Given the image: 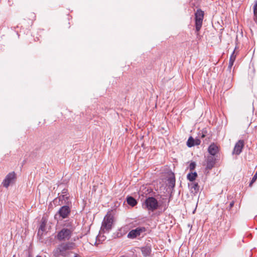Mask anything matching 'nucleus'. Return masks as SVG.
<instances>
[{
  "label": "nucleus",
  "mask_w": 257,
  "mask_h": 257,
  "mask_svg": "<svg viewBox=\"0 0 257 257\" xmlns=\"http://www.w3.org/2000/svg\"><path fill=\"white\" fill-rule=\"evenodd\" d=\"M204 14V12L200 9L197 10L195 14V30L197 33H198L202 27Z\"/></svg>",
  "instance_id": "obj_5"
},
{
  "label": "nucleus",
  "mask_w": 257,
  "mask_h": 257,
  "mask_svg": "<svg viewBox=\"0 0 257 257\" xmlns=\"http://www.w3.org/2000/svg\"><path fill=\"white\" fill-rule=\"evenodd\" d=\"M36 257H42V256L40 255H37Z\"/></svg>",
  "instance_id": "obj_25"
},
{
  "label": "nucleus",
  "mask_w": 257,
  "mask_h": 257,
  "mask_svg": "<svg viewBox=\"0 0 257 257\" xmlns=\"http://www.w3.org/2000/svg\"><path fill=\"white\" fill-rule=\"evenodd\" d=\"M69 197L67 194H63L56 198L54 200V204L61 205L64 204H67Z\"/></svg>",
  "instance_id": "obj_10"
},
{
  "label": "nucleus",
  "mask_w": 257,
  "mask_h": 257,
  "mask_svg": "<svg viewBox=\"0 0 257 257\" xmlns=\"http://www.w3.org/2000/svg\"><path fill=\"white\" fill-rule=\"evenodd\" d=\"M13 257H15V256H14Z\"/></svg>",
  "instance_id": "obj_26"
},
{
  "label": "nucleus",
  "mask_w": 257,
  "mask_h": 257,
  "mask_svg": "<svg viewBox=\"0 0 257 257\" xmlns=\"http://www.w3.org/2000/svg\"><path fill=\"white\" fill-rule=\"evenodd\" d=\"M146 208L150 211H154L157 209L159 206L157 200L153 197H149L145 202Z\"/></svg>",
  "instance_id": "obj_3"
},
{
  "label": "nucleus",
  "mask_w": 257,
  "mask_h": 257,
  "mask_svg": "<svg viewBox=\"0 0 257 257\" xmlns=\"http://www.w3.org/2000/svg\"><path fill=\"white\" fill-rule=\"evenodd\" d=\"M191 189L192 191H194L195 193L197 192L199 190V186L197 183H192L190 185Z\"/></svg>",
  "instance_id": "obj_16"
},
{
  "label": "nucleus",
  "mask_w": 257,
  "mask_h": 257,
  "mask_svg": "<svg viewBox=\"0 0 257 257\" xmlns=\"http://www.w3.org/2000/svg\"><path fill=\"white\" fill-rule=\"evenodd\" d=\"M215 163V159L213 156H209L207 159L206 169H211Z\"/></svg>",
  "instance_id": "obj_11"
},
{
  "label": "nucleus",
  "mask_w": 257,
  "mask_h": 257,
  "mask_svg": "<svg viewBox=\"0 0 257 257\" xmlns=\"http://www.w3.org/2000/svg\"><path fill=\"white\" fill-rule=\"evenodd\" d=\"M143 254L145 256H149L151 253L152 249L151 246L146 245L141 248Z\"/></svg>",
  "instance_id": "obj_13"
},
{
  "label": "nucleus",
  "mask_w": 257,
  "mask_h": 257,
  "mask_svg": "<svg viewBox=\"0 0 257 257\" xmlns=\"http://www.w3.org/2000/svg\"><path fill=\"white\" fill-rule=\"evenodd\" d=\"M15 178L16 175L14 172L9 173L2 182L3 186L6 188H8L14 182Z\"/></svg>",
  "instance_id": "obj_6"
},
{
  "label": "nucleus",
  "mask_w": 257,
  "mask_h": 257,
  "mask_svg": "<svg viewBox=\"0 0 257 257\" xmlns=\"http://www.w3.org/2000/svg\"><path fill=\"white\" fill-rule=\"evenodd\" d=\"M200 144V141L199 140H197L196 142H195V145H198Z\"/></svg>",
  "instance_id": "obj_23"
},
{
  "label": "nucleus",
  "mask_w": 257,
  "mask_h": 257,
  "mask_svg": "<svg viewBox=\"0 0 257 257\" xmlns=\"http://www.w3.org/2000/svg\"><path fill=\"white\" fill-rule=\"evenodd\" d=\"M234 205V202L232 201L230 202L229 206V209H230Z\"/></svg>",
  "instance_id": "obj_22"
},
{
  "label": "nucleus",
  "mask_w": 257,
  "mask_h": 257,
  "mask_svg": "<svg viewBox=\"0 0 257 257\" xmlns=\"http://www.w3.org/2000/svg\"><path fill=\"white\" fill-rule=\"evenodd\" d=\"M70 208L67 205L62 206L58 212V214L62 218L65 219L68 217L70 213Z\"/></svg>",
  "instance_id": "obj_8"
},
{
  "label": "nucleus",
  "mask_w": 257,
  "mask_h": 257,
  "mask_svg": "<svg viewBox=\"0 0 257 257\" xmlns=\"http://www.w3.org/2000/svg\"><path fill=\"white\" fill-rule=\"evenodd\" d=\"M208 151L211 156L214 157L218 152V148L214 144H212L209 146Z\"/></svg>",
  "instance_id": "obj_12"
},
{
  "label": "nucleus",
  "mask_w": 257,
  "mask_h": 257,
  "mask_svg": "<svg viewBox=\"0 0 257 257\" xmlns=\"http://www.w3.org/2000/svg\"><path fill=\"white\" fill-rule=\"evenodd\" d=\"M196 167V164L195 162H191L189 165V169L190 171L194 170Z\"/></svg>",
  "instance_id": "obj_19"
},
{
  "label": "nucleus",
  "mask_w": 257,
  "mask_h": 257,
  "mask_svg": "<svg viewBox=\"0 0 257 257\" xmlns=\"http://www.w3.org/2000/svg\"><path fill=\"white\" fill-rule=\"evenodd\" d=\"M66 193V190L63 189L62 191V194H64Z\"/></svg>",
  "instance_id": "obj_24"
},
{
  "label": "nucleus",
  "mask_w": 257,
  "mask_h": 257,
  "mask_svg": "<svg viewBox=\"0 0 257 257\" xmlns=\"http://www.w3.org/2000/svg\"><path fill=\"white\" fill-rule=\"evenodd\" d=\"M236 54L235 53V50H234L230 57L229 62H231V63H234V62L235 60V59H236Z\"/></svg>",
  "instance_id": "obj_18"
},
{
  "label": "nucleus",
  "mask_w": 257,
  "mask_h": 257,
  "mask_svg": "<svg viewBox=\"0 0 257 257\" xmlns=\"http://www.w3.org/2000/svg\"><path fill=\"white\" fill-rule=\"evenodd\" d=\"M75 247L76 244L73 242H64L58 245L53 250V254L55 257H66L70 254V250Z\"/></svg>",
  "instance_id": "obj_1"
},
{
  "label": "nucleus",
  "mask_w": 257,
  "mask_h": 257,
  "mask_svg": "<svg viewBox=\"0 0 257 257\" xmlns=\"http://www.w3.org/2000/svg\"><path fill=\"white\" fill-rule=\"evenodd\" d=\"M253 13L254 16H257V1L253 6Z\"/></svg>",
  "instance_id": "obj_20"
},
{
  "label": "nucleus",
  "mask_w": 257,
  "mask_h": 257,
  "mask_svg": "<svg viewBox=\"0 0 257 257\" xmlns=\"http://www.w3.org/2000/svg\"><path fill=\"white\" fill-rule=\"evenodd\" d=\"M195 141L194 139L192 137H190L188 140L187 145L189 147H193L195 145Z\"/></svg>",
  "instance_id": "obj_17"
},
{
  "label": "nucleus",
  "mask_w": 257,
  "mask_h": 257,
  "mask_svg": "<svg viewBox=\"0 0 257 257\" xmlns=\"http://www.w3.org/2000/svg\"><path fill=\"white\" fill-rule=\"evenodd\" d=\"M74 229V226L71 224H68L57 233L56 238L59 241L68 240L71 237Z\"/></svg>",
  "instance_id": "obj_2"
},
{
  "label": "nucleus",
  "mask_w": 257,
  "mask_h": 257,
  "mask_svg": "<svg viewBox=\"0 0 257 257\" xmlns=\"http://www.w3.org/2000/svg\"><path fill=\"white\" fill-rule=\"evenodd\" d=\"M197 177V174L196 172L194 173H190L187 175V179L189 180L190 181H194L196 177Z\"/></svg>",
  "instance_id": "obj_14"
},
{
  "label": "nucleus",
  "mask_w": 257,
  "mask_h": 257,
  "mask_svg": "<svg viewBox=\"0 0 257 257\" xmlns=\"http://www.w3.org/2000/svg\"><path fill=\"white\" fill-rule=\"evenodd\" d=\"M244 146V142L243 140H240L237 141L234 146L233 150L232 151V154L239 155L241 153Z\"/></svg>",
  "instance_id": "obj_9"
},
{
  "label": "nucleus",
  "mask_w": 257,
  "mask_h": 257,
  "mask_svg": "<svg viewBox=\"0 0 257 257\" xmlns=\"http://www.w3.org/2000/svg\"><path fill=\"white\" fill-rule=\"evenodd\" d=\"M127 202L129 205H131L132 206H134L137 203L136 199L131 196L128 197L127 198Z\"/></svg>",
  "instance_id": "obj_15"
},
{
  "label": "nucleus",
  "mask_w": 257,
  "mask_h": 257,
  "mask_svg": "<svg viewBox=\"0 0 257 257\" xmlns=\"http://www.w3.org/2000/svg\"><path fill=\"white\" fill-rule=\"evenodd\" d=\"M146 229L145 227H139L135 229L132 230L127 234V237L131 238H134L139 236L141 233L145 232Z\"/></svg>",
  "instance_id": "obj_7"
},
{
  "label": "nucleus",
  "mask_w": 257,
  "mask_h": 257,
  "mask_svg": "<svg viewBox=\"0 0 257 257\" xmlns=\"http://www.w3.org/2000/svg\"><path fill=\"white\" fill-rule=\"evenodd\" d=\"M233 63L229 62L227 70L230 72Z\"/></svg>",
  "instance_id": "obj_21"
},
{
  "label": "nucleus",
  "mask_w": 257,
  "mask_h": 257,
  "mask_svg": "<svg viewBox=\"0 0 257 257\" xmlns=\"http://www.w3.org/2000/svg\"><path fill=\"white\" fill-rule=\"evenodd\" d=\"M113 223V217L111 214H107L104 218L101 229L103 232H108L111 228Z\"/></svg>",
  "instance_id": "obj_4"
}]
</instances>
